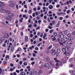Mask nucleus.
<instances>
[{"mask_svg":"<svg viewBox=\"0 0 75 75\" xmlns=\"http://www.w3.org/2000/svg\"><path fill=\"white\" fill-rule=\"evenodd\" d=\"M0 11L1 13H4V12H7V11H8V10H4V9L3 8V7L1 6H0Z\"/></svg>","mask_w":75,"mask_h":75,"instance_id":"obj_2","label":"nucleus"},{"mask_svg":"<svg viewBox=\"0 0 75 75\" xmlns=\"http://www.w3.org/2000/svg\"><path fill=\"white\" fill-rule=\"evenodd\" d=\"M61 41L62 42H64V40L63 39H62L61 40Z\"/></svg>","mask_w":75,"mask_h":75,"instance_id":"obj_49","label":"nucleus"},{"mask_svg":"<svg viewBox=\"0 0 75 75\" xmlns=\"http://www.w3.org/2000/svg\"><path fill=\"white\" fill-rule=\"evenodd\" d=\"M23 60L24 61H26L27 60V58H24L23 59Z\"/></svg>","mask_w":75,"mask_h":75,"instance_id":"obj_64","label":"nucleus"},{"mask_svg":"<svg viewBox=\"0 0 75 75\" xmlns=\"http://www.w3.org/2000/svg\"><path fill=\"white\" fill-rule=\"evenodd\" d=\"M60 7V5H56V7H57V8H58V7Z\"/></svg>","mask_w":75,"mask_h":75,"instance_id":"obj_54","label":"nucleus"},{"mask_svg":"<svg viewBox=\"0 0 75 75\" xmlns=\"http://www.w3.org/2000/svg\"><path fill=\"white\" fill-rule=\"evenodd\" d=\"M68 37H69L71 36V34H69L67 35Z\"/></svg>","mask_w":75,"mask_h":75,"instance_id":"obj_47","label":"nucleus"},{"mask_svg":"<svg viewBox=\"0 0 75 75\" xmlns=\"http://www.w3.org/2000/svg\"><path fill=\"white\" fill-rule=\"evenodd\" d=\"M49 28H50V29H52V26H51L49 25Z\"/></svg>","mask_w":75,"mask_h":75,"instance_id":"obj_46","label":"nucleus"},{"mask_svg":"<svg viewBox=\"0 0 75 75\" xmlns=\"http://www.w3.org/2000/svg\"><path fill=\"white\" fill-rule=\"evenodd\" d=\"M64 40L66 41H68V38L67 37H65L64 38Z\"/></svg>","mask_w":75,"mask_h":75,"instance_id":"obj_21","label":"nucleus"},{"mask_svg":"<svg viewBox=\"0 0 75 75\" xmlns=\"http://www.w3.org/2000/svg\"><path fill=\"white\" fill-rule=\"evenodd\" d=\"M64 54H66L67 56H69L70 55V53L68 52H67L65 51V52L64 53Z\"/></svg>","mask_w":75,"mask_h":75,"instance_id":"obj_8","label":"nucleus"},{"mask_svg":"<svg viewBox=\"0 0 75 75\" xmlns=\"http://www.w3.org/2000/svg\"><path fill=\"white\" fill-rule=\"evenodd\" d=\"M67 43L68 44H69V45L72 44V42L71 41H69L67 42Z\"/></svg>","mask_w":75,"mask_h":75,"instance_id":"obj_13","label":"nucleus"},{"mask_svg":"<svg viewBox=\"0 0 75 75\" xmlns=\"http://www.w3.org/2000/svg\"><path fill=\"white\" fill-rule=\"evenodd\" d=\"M54 60H55V62H58V64L59 65H61V64H62V62H60V61H58V60H57V58H54Z\"/></svg>","mask_w":75,"mask_h":75,"instance_id":"obj_5","label":"nucleus"},{"mask_svg":"<svg viewBox=\"0 0 75 75\" xmlns=\"http://www.w3.org/2000/svg\"><path fill=\"white\" fill-rule=\"evenodd\" d=\"M49 8L50 9H52L53 8V6L51 5H50L49 6Z\"/></svg>","mask_w":75,"mask_h":75,"instance_id":"obj_16","label":"nucleus"},{"mask_svg":"<svg viewBox=\"0 0 75 75\" xmlns=\"http://www.w3.org/2000/svg\"><path fill=\"white\" fill-rule=\"evenodd\" d=\"M14 16V14L12 13H9L8 16L6 17V19L8 21H11L12 20V17Z\"/></svg>","mask_w":75,"mask_h":75,"instance_id":"obj_1","label":"nucleus"},{"mask_svg":"<svg viewBox=\"0 0 75 75\" xmlns=\"http://www.w3.org/2000/svg\"><path fill=\"white\" fill-rule=\"evenodd\" d=\"M59 37L60 38L62 39H63L64 38V36L63 34H61L59 35Z\"/></svg>","mask_w":75,"mask_h":75,"instance_id":"obj_9","label":"nucleus"},{"mask_svg":"<svg viewBox=\"0 0 75 75\" xmlns=\"http://www.w3.org/2000/svg\"><path fill=\"white\" fill-rule=\"evenodd\" d=\"M62 51L63 52H64L65 51V48L64 47H63L62 48Z\"/></svg>","mask_w":75,"mask_h":75,"instance_id":"obj_34","label":"nucleus"},{"mask_svg":"<svg viewBox=\"0 0 75 75\" xmlns=\"http://www.w3.org/2000/svg\"><path fill=\"white\" fill-rule=\"evenodd\" d=\"M40 26H38V27H37L36 28V30H39L40 29Z\"/></svg>","mask_w":75,"mask_h":75,"instance_id":"obj_50","label":"nucleus"},{"mask_svg":"<svg viewBox=\"0 0 75 75\" xmlns=\"http://www.w3.org/2000/svg\"><path fill=\"white\" fill-rule=\"evenodd\" d=\"M0 5L1 6H5V4H4L2 2L0 1Z\"/></svg>","mask_w":75,"mask_h":75,"instance_id":"obj_15","label":"nucleus"},{"mask_svg":"<svg viewBox=\"0 0 75 75\" xmlns=\"http://www.w3.org/2000/svg\"><path fill=\"white\" fill-rule=\"evenodd\" d=\"M21 75H25V73L24 71L21 72L20 73Z\"/></svg>","mask_w":75,"mask_h":75,"instance_id":"obj_11","label":"nucleus"},{"mask_svg":"<svg viewBox=\"0 0 75 75\" xmlns=\"http://www.w3.org/2000/svg\"><path fill=\"white\" fill-rule=\"evenodd\" d=\"M71 73L73 75H75V71H73L71 72Z\"/></svg>","mask_w":75,"mask_h":75,"instance_id":"obj_23","label":"nucleus"},{"mask_svg":"<svg viewBox=\"0 0 75 75\" xmlns=\"http://www.w3.org/2000/svg\"><path fill=\"white\" fill-rule=\"evenodd\" d=\"M69 2L70 4H71V3H72V1H71V0H69Z\"/></svg>","mask_w":75,"mask_h":75,"instance_id":"obj_59","label":"nucleus"},{"mask_svg":"<svg viewBox=\"0 0 75 75\" xmlns=\"http://www.w3.org/2000/svg\"><path fill=\"white\" fill-rule=\"evenodd\" d=\"M30 60L31 61H34V58H31Z\"/></svg>","mask_w":75,"mask_h":75,"instance_id":"obj_55","label":"nucleus"},{"mask_svg":"<svg viewBox=\"0 0 75 75\" xmlns=\"http://www.w3.org/2000/svg\"><path fill=\"white\" fill-rule=\"evenodd\" d=\"M4 70H3V71L2 70V75H4Z\"/></svg>","mask_w":75,"mask_h":75,"instance_id":"obj_29","label":"nucleus"},{"mask_svg":"<svg viewBox=\"0 0 75 75\" xmlns=\"http://www.w3.org/2000/svg\"><path fill=\"white\" fill-rule=\"evenodd\" d=\"M23 65L25 66H27V63L26 62H24L23 63Z\"/></svg>","mask_w":75,"mask_h":75,"instance_id":"obj_33","label":"nucleus"},{"mask_svg":"<svg viewBox=\"0 0 75 75\" xmlns=\"http://www.w3.org/2000/svg\"><path fill=\"white\" fill-rule=\"evenodd\" d=\"M21 50H22L21 48L19 47L17 49V51H21Z\"/></svg>","mask_w":75,"mask_h":75,"instance_id":"obj_24","label":"nucleus"},{"mask_svg":"<svg viewBox=\"0 0 75 75\" xmlns=\"http://www.w3.org/2000/svg\"><path fill=\"white\" fill-rule=\"evenodd\" d=\"M28 13V14H31V13H32V11H31L30 10L29 11Z\"/></svg>","mask_w":75,"mask_h":75,"instance_id":"obj_43","label":"nucleus"},{"mask_svg":"<svg viewBox=\"0 0 75 75\" xmlns=\"http://www.w3.org/2000/svg\"><path fill=\"white\" fill-rule=\"evenodd\" d=\"M39 73H40V74H42L43 73V71L41 70H40L39 71Z\"/></svg>","mask_w":75,"mask_h":75,"instance_id":"obj_38","label":"nucleus"},{"mask_svg":"<svg viewBox=\"0 0 75 75\" xmlns=\"http://www.w3.org/2000/svg\"><path fill=\"white\" fill-rule=\"evenodd\" d=\"M52 45H50L49 46V47H48L47 49L48 50H50L52 48Z\"/></svg>","mask_w":75,"mask_h":75,"instance_id":"obj_19","label":"nucleus"},{"mask_svg":"<svg viewBox=\"0 0 75 75\" xmlns=\"http://www.w3.org/2000/svg\"><path fill=\"white\" fill-rule=\"evenodd\" d=\"M51 38L52 39V41H53L56 40V38H55V36L54 35H52L51 36Z\"/></svg>","mask_w":75,"mask_h":75,"instance_id":"obj_7","label":"nucleus"},{"mask_svg":"<svg viewBox=\"0 0 75 75\" xmlns=\"http://www.w3.org/2000/svg\"><path fill=\"white\" fill-rule=\"evenodd\" d=\"M51 53L53 55H55V52H54V51H52V52H51Z\"/></svg>","mask_w":75,"mask_h":75,"instance_id":"obj_22","label":"nucleus"},{"mask_svg":"<svg viewBox=\"0 0 75 75\" xmlns=\"http://www.w3.org/2000/svg\"><path fill=\"white\" fill-rule=\"evenodd\" d=\"M54 35H55V36H57V33H55V32H54Z\"/></svg>","mask_w":75,"mask_h":75,"instance_id":"obj_37","label":"nucleus"},{"mask_svg":"<svg viewBox=\"0 0 75 75\" xmlns=\"http://www.w3.org/2000/svg\"><path fill=\"white\" fill-rule=\"evenodd\" d=\"M11 51H13L14 50V46H12L11 47Z\"/></svg>","mask_w":75,"mask_h":75,"instance_id":"obj_20","label":"nucleus"},{"mask_svg":"<svg viewBox=\"0 0 75 75\" xmlns=\"http://www.w3.org/2000/svg\"><path fill=\"white\" fill-rule=\"evenodd\" d=\"M52 23L53 24V25H54L55 24V21H53L52 22Z\"/></svg>","mask_w":75,"mask_h":75,"instance_id":"obj_52","label":"nucleus"},{"mask_svg":"<svg viewBox=\"0 0 75 75\" xmlns=\"http://www.w3.org/2000/svg\"><path fill=\"white\" fill-rule=\"evenodd\" d=\"M16 56L18 58H19L20 57V54H17L16 55Z\"/></svg>","mask_w":75,"mask_h":75,"instance_id":"obj_57","label":"nucleus"},{"mask_svg":"<svg viewBox=\"0 0 75 75\" xmlns=\"http://www.w3.org/2000/svg\"><path fill=\"white\" fill-rule=\"evenodd\" d=\"M31 25H32V27H33V26H34V23H33V22H31Z\"/></svg>","mask_w":75,"mask_h":75,"instance_id":"obj_42","label":"nucleus"},{"mask_svg":"<svg viewBox=\"0 0 75 75\" xmlns=\"http://www.w3.org/2000/svg\"><path fill=\"white\" fill-rule=\"evenodd\" d=\"M5 38H8V34L7 33H6L5 34Z\"/></svg>","mask_w":75,"mask_h":75,"instance_id":"obj_14","label":"nucleus"},{"mask_svg":"<svg viewBox=\"0 0 75 75\" xmlns=\"http://www.w3.org/2000/svg\"><path fill=\"white\" fill-rule=\"evenodd\" d=\"M40 15H38L37 17V20H39V19H40Z\"/></svg>","mask_w":75,"mask_h":75,"instance_id":"obj_25","label":"nucleus"},{"mask_svg":"<svg viewBox=\"0 0 75 75\" xmlns=\"http://www.w3.org/2000/svg\"><path fill=\"white\" fill-rule=\"evenodd\" d=\"M71 10L72 11H74L75 10V9L74 8H71Z\"/></svg>","mask_w":75,"mask_h":75,"instance_id":"obj_51","label":"nucleus"},{"mask_svg":"<svg viewBox=\"0 0 75 75\" xmlns=\"http://www.w3.org/2000/svg\"><path fill=\"white\" fill-rule=\"evenodd\" d=\"M46 35H47V34H46V33L43 36V37H44L45 38L46 37Z\"/></svg>","mask_w":75,"mask_h":75,"instance_id":"obj_48","label":"nucleus"},{"mask_svg":"<svg viewBox=\"0 0 75 75\" xmlns=\"http://www.w3.org/2000/svg\"><path fill=\"white\" fill-rule=\"evenodd\" d=\"M59 26V22H58V23L56 24V27H58Z\"/></svg>","mask_w":75,"mask_h":75,"instance_id":"obj_27","label":"nucleus"},{"mask_svg":"<svg viewBox=\"0 0 75 75\" xmlns=\"http://www.w3.org/2000/svg\"><path fill=\"white\" fill-rule=\"evenodd\" d=\"M57 51L58 53H60L61 52V50L59 48H57Z\"/></svg>","mask_w":75,"mask_h":75,"instance_id":"obj_10","label":"nucleus"},{"mask_svg":"<svg viewBox=\"0 0 75 75\" xmlns=\"http://www.w3.org/2000/svg\"><path fill=\"white\" fill-rule=\"evenodd\" d=\"M16 71L17 73H19V72H20V71L19 70H16Z\"/></svg>","mask_w":75,"mask_h":75,"instance_id":"obj_56","label":"nucleus"},{"mask_svg":"<svg viewBox=\"0 0 75 75\" xmlns=\"http://www.w3.org/2000/svg\"><path fill=\"white\" fill-rule=\"evenodd\" d=\"M69 49L68 48V47H65V51H68Z\"/></svg>","mask_w":75,"mask_h":75,"instance_id":"obj_30","label":"nucleus"},{"mask_svg":"<svg viewBox=\"0 0 75 75\" xmlns=\"http://www.w3.org/2000/svg\"><path fill=\"white\" fill-rule=\"evenodd\" d=\"M64 34H67L68 33H67V31L65 30L64 32Z\"/></svg>","mask_w":75,"mask_h":75,"instance_id":"obj_28","label":"nucleus"},{"mask_svg":"<svg viewBox=\"0 0 75 75\" xmlns=\"http://www.w3.org/2000/svg\"><path fill=\"white\" fill-rule=\"evenodd\" d=\"M9 6L11 7H14L16 6V3L14 2H11L9 4Z\"/></svg>","mask_w":75,"mask_h":75,"instance_id":"obj_3","label":"nucleus"},{"mask_svg":"<svg viewBox=\"0 0 75 75\" xmlns=\"http://www.w3.org/2000/svg\"><path fill=\"white\" fill-rule=\"evenodd\" d=\"M30 75H34V69H32V71H30L29 72Z\"/></svg>","mask_w":75,"mask_h":75,"instance_id":"obj_6","label":"nucleus"},{"mask_svg":"<svg viewBox=\"0 0 75 75\" xmlns=\"http://www.w3.org/2000/svg\"><path fill=\"white\" fill-rule=\"evenodd\" d=\"M64 47H67L68 46V44L67 43H65L64 45Z\"/></svg>","mask_w":75,"mask_h":75,"instance_id":"obj_45","label":"nucleus"},{"mask_svg":"<svg viewBox=\"0 0 75 75\" xmlns=\"http://www.w3.org/2000/svg\"><path fill=\"white\" fill-rule=\"evenodd\" d=\"M25 41H28V36H25Z\"/></svg>","mask_w":75,"mask_h":75,"instance_id":"obj_17","label":"nucleus"},{"mask_svg":"<svg viewBox=\"0 0 75 75\" xmlns=\"http://www.w3.org/2000/svg\"><path fill=\"white\" fill-rule=\"evenodd\" d=\"M21 36H23V32H21Z\"/></svg>","mask_w":75,"mask_h":75,"instance_id":"obj_63","label":"nucleus"},{"mask_svg":"<svg viewBox=\"0 0 75 75\" xmlns=\"http://www.w3.org/2000/svg\"><path fill=\"white\" fill-rule=\"evenodd\" d=\"M35 50H36V51H38V47H36L35 48Z\"/></svg>","mask_w":75,"mask_h":75,"instance_id":"obj_39","label":"nucleus"},{"mask_svg":"<svg viewBox=\"0 0 75 75\" xmlns=\"http://www.w3.org/2000/svg\"><path fill=\"white\" fill-rule=\"evenodd\" d=\"M23 17H21V19H20V21L21 22V23H22L23 22Z\"/></svg>","mask_w":75,"mask_h":75,"instance_id":"obj_26","label":"nucleus"},{"mask_svg":"<svg viewBox=\"0 0 75 75\" xmlns=\"http://www.w3.org/2000/svg\"><path fill=\"white\" fill-rule=\"evenodd\" d=\"M6 44L5 43H4L3 45H2V46L3 47H6Z\"/></svg>","mask_w":75,"mask_h":75,"instance_id":"obj_40","label":"nucleus"},{"mask_svg":"<svg viewBox=\"0 0 75 75\" xmlns=\"http://www.w3.org/2000/svg\"><path fill=\"white\" fill-rule=\"evenodd\" d=\"M6 58H7V59H10V57H9V56H8V55H7L6 56Z\"/></svg>","mask_w":75,"mask_h":75,"instance_id":"obj_36","label":"nucleus"},{"mask_svg":"<svg viewBox=\"0 0 75 75\" xmlns=\"http://www.w3.org/2000/svg\"><path fill=\"white\" fill-rule=\"evenodd\" d=\"M33 51H34V53H35V54H37V51H36L35 50H34Z\"/></svg>","mask_w":75,"mask_h":75,"instance_id":"obj_58","label":"nucleus"},{"mask_svg":"<svg viewBox=\"0 0 75 75\" xmlns=\"http://www.w3.org/2000/svg\"><path fill=\"white\" fill-rule=\"evenodd\" d=\"M33 34H30V37H33Z\"/></svg>","mask_w":75,"mask_h":75,"instance_id":"obj_61","label":"nucleus"},{"mask_svg":"<svg viewBox=\"0 0 75 75\" xmlns=\"http://www.w3.org/2000/svg\"><path fill=\"white\" fill-rule=\"evenodd\" d=\"M53 29H51L50 31V34H51L52 32H53Z\"/></svg>","mask_w":75,"mask_h":75,"instance_id":"obj_35","label":"nucleus"},{"mask_svg":"<svg viewBox=\"0 0 75 75\" xmlns=\"http://www.w3.org/2000/svg\"><path fill=\"white\" fill-rule=\"evenodd\" d=\"M70 67L71 68H72L74 67V65L72 64H70Z\"/></svg>","mask_w":75,"mask_h":75,"instance_id":"obj_32","label":"nucleus"},{"mask_svg":"<svg viewBox=\"0 0 75 75\" xmlns=\"http://www.w3.org/2000/svg\"><path fill=\"white\" fill-rule=\"evenodd\" d=\"M33 57H35V53H33Z\"/></svg>","mask_w":75,"mask_h":75,"instance_id":"obj_60","label":"nucleus"},{"mask_svg":"<svg viewBox=\"0 0 75 75\" xmlns=\"http://www.w3.org/2000/svg\"><path fill=\"white\" fill-rule=\"evenodd\" d=\"M5 40H6V39L4 37H2L1 38V40L2 41V42L3 41H4Z\"/></svg>","mask_w":75,"mask_h":75,"instance_id":"obj_12","label":"nucleus"},{"mask_svg":"<svg viewBox=\"0 0 75 75\" xmlns=\"http://www.w3.org/2000/svg\"><path fill=\"white\" fill-rule=\"evenodd\" d=\"M61 14H65V12H61Z\"/></svg>","mask_w":75,"mask_h":75,"instance_id":"obj_62","label":"nucleus"},{"mask_svg":"<svg viewBox=\"0 0 75 75\" xmlns=\"http://www.w3.org/2000/svg\"><path fill=\"white\" fill-rule=\"evenodd\" d=\"M2 74V69L0 68V74Z\"/></svg>","mask_w":75,"mask_h":75,"instance_id":"obj_41","label":"nucleus"},{"mask_svg":"<svg viewBox=\"0 0 75 75\" xmlns=\"http://www.w3.org/2000/svg\"><path fill=\"white\" fill-rule=\"evenodd\" d=\"M46 60L47 61H49L50 60V57H47L46 58Z\"/></svg>","mask_w":75,"mask_h":75,"instance_id":"obj_18","label":"nucleus"},{"mask_svg":"<svg viewBox=\"0 0 75 75\" xmlns=\"http://www.w3.org/2000/svg\"><path fill=\"white\" fill-rule=\"evenodd\" d=\"M45 66L46 68H51V66L48 63H45Z\"/></svg>","mask_w":75,"mask_h":75,"instance_id":"obj_4","label":"nucleus"},{"mask_svg":"<svg viewBox=\"0 0 75 75\" xmlns=\"http://www.w3.org/2000/svg\"><path fill=\"white\" fill-rule=\"evenodd\" d=\"M37 34L38 35V36L40 35V33L39 32H38Z\"/></svg>","mask_w":75,"mask_h":75,"instance_id":"obj_53","label":"nucleus"},{"mask_svg":"<svg viewBox=\"0 0 75 75\" xmlns=\"http://www.w3.org/2000/svg\"><path fill=\"white\" fill-rule=\"evenodd\" d=\"M57 14L58 15V16H60V15H61V12H58L57 13Z\"/></svg>","mask_w":75,"mask_h":75,"instance_id":"obj_44","label":"nucleus"},{"mask_svg":"<svg viewBox=\"0 0 75 75\" xmlns=\"http://www.w3.org/2000/svg\"><path fill=\"white\" fill-rule=\"evenodd\" d=\"M37 10H41V8H40V6H38V7Z\"/></svg>","mask_w":75,"mask_h":75,"instance_id":"obj_31","label":"nucleus"}]
</instances>
